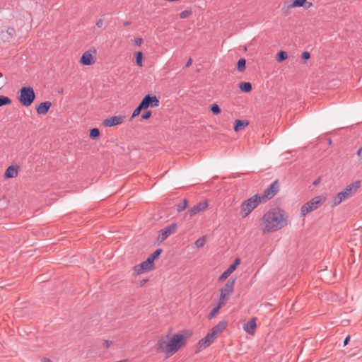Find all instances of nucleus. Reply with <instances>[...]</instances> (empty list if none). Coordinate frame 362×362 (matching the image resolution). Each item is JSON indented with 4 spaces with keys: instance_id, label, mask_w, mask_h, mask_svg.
<instances>
[{
    "instance_id": "nucleus-3",
    "label": "nucleus",
    "mask_w": 362,
    "mask_h": 362,
    "mask_svg": "<svg viewBox=\"0 0 362 362\" xmlns=\"http://www.w3.org/2000/svg\"><path fill=\"white\" fill-rule=\"evenodd\" d=\"M361 182L360 180H356L350 185H347L341 192L337 193V195L334 197L332 206H338L344 200L355 194L361 187Z\"/></svg>"
},
{
    "instance_id": "nucleus-2",
    "label": "nucleus",
    "mask_w": 362,
    "mask_h": 362,
    "mask_svg": "<svg viewBox=\"0 0 362 362\" xmlns=\"http://www.w3.org/2000/svg\"><path fill=\"white\" fill-rule=\"evenodd\" d=\"M192 335L189 330H182L180 332L174 334L169 341V347L171 354L176 353L182 346L187 343V339Z\"/></svg>"
},
{
    "instance_id": "nucleus-43",
    "label": "nucleus",
    "mask_w": 362,
    "mask_h": 362,
    "mask_svg": "<svg viewBox=\"0 0 362 362\" xmlns=\"http://www.w3.org/2000/svg\"><path fill=\"white\" fill-rule=\"evenodd\" d=\"M112 344V341H109V340H104V343H103V345L104 346H105L106 348H108L111 346V344Z\"/></svg>"
},
{
    "instance_id": "nucleus-36",
    "label": "nucleus",
    "mask_w": 362,
    "mask_h": 362,
    "mask_svg": "<svg viewBox=\"0 0 362 362\" xmlns=\"http://www.w3.org/2000/svg\"><path fill=\"white\" fill-rule=\"evenodd\" d=\"M220 309H221V308H219L218 305L214 307L211 310V311L209 313V314L208 315V316H207L208 319L211 320V319L214 318L215 317V315L218 313Z\"/></svg>"
},
{
    "instance_id": "nucleus-23",
    "label": "nucleus",
    "mask_w": 362,
    "mask_h": 362,
    "mask_svg": "<svg viewBox=\"0 0 362 362\" xmlns=\"http://www.w3.org/2000/svg\"><path fill=\"white\" fill-rule=\"evenodd\" d=\"M238 87L243 93H250L252 89V83L250 82H241L239 83Z\"/></svg>"
},
{
    "instance_id": "nucleus-49",
    "label": "nucleus",
    "mask_w": 362,
    "mask_h": 362,
    "mask_svg": "<svg viewBox=\"0 0 362 362\" xmlns=\"http://www.w3.org/2000/svg\"><path fill=\"white\" fill-rule=\"evenodd\" d=\"M40 362H52V361L48 358L44 357Z\"/></svg>"
},
{
    "instance_id": "nucleus-22",
    "label": "nucleus",
    "mask_w": 362,
    "mask_h": 362,
    "mask_svg": "<svg viewBox=\"0 0 362 362\" xmlns=\"http://www.w3.org/2000/svg\"><path fill=\"white\" fill-rule=\"evenodd\" d=\"M249 125V121L247 119H235L234 122V131L238 132Z\"/></svg>"
},
{
    "instance_id": "nucleus-7",
    "label": "nucleus",
    "mask_w": 362,
    "mask_h": 362,
    "mask_svg": "<svg viewBox=\"0 0 362 362\" xmlns=\"http://www.w3.org/2000/svg\"><path fill=\"white\" fill-rule=\"evenodd\" d=\"M279 182L278 180L274 181L266 189H264L263 194L259 197L263 202L272 199L279 191Z\"/></svg>"
},
{
    "instance_id": "nucleus-28",
    "label": "nucleus",
    "mask_w": 362,
    "mask_h": 362,
    "mask_svg": "<svg viewBox=\"0 0 362 362\" xmlns=\"http://www.w3.org/2000/svg\"><path fill=\"white\" fill-rule=\"evenodd\" d=\"M246 69V60L243 58L240 59L237 62V69L240 72H243Z\"/></svg>"
},
{
    "instance_id": "nucleus-15",
    "label": "nucleus",
    "mask_w": 362,
    "mask_h": 362,
    "mask_svg": "<svg viewBox=\"0 0 362 362\" xmlns=\"http://www.w3.org/2000/svg\"><path fill=\"white\" fill-rule=\"evenodd\" d=\"M124 117L112 116L103 121V124L105 127H114L122 123Z\"/></svg>"
},
{
    "instance_id": "nucleus-10",
    "label": "nucleus",
    "mask_w": 362,
    "mask_h": 362,
    "mask_svg": "<svg viewBox=\"0 0 362 362\" xmlns=\"http://www.w3.org/2000/svg\"><path fill=\"white\" fill-rule=\"evenodd\" d=\"M140 103L144 106V110H147L149 107H158L160 104L158 98L156 95L151 94L146 95Z\"/></svg>"
},
{
    "instance_id": "nucleus-30",
    "label": "nucleus",
    "mask_w": 362,
    "mask_h": 362,
    "mask_svg": "<svg viewBox=\"0 0 362 362\" xmlns=\"http://www.w3.org/2000/svg\"><path fill=\"white\" fill-rule=\"evenodd\" d=\"M209 109L214 115H218L221 112V109L216 103H214L209 106Z\"/></svg>"
},
{
    "instance_id": "nucleus-38",
    "label": "nucleus",
    "mask_w": 362,
    "mask_h": 362,
    "mask_svg": "<svg viewBox=\"0 0 362 362\" xmlns=\"http://www.w3.org/2000/svg\"><path fill=\"white\" fill-rule=\"evenodd\" d=\"M192 13V11L191 10H185V11H182L179 16L181 18H188L189 16H191Z\"/></svg>"
},
{
    "instance_id": "nucleus-37",
    "label": "nucleus",
    "mask_w": 362,
    "mask_h": 362,
    "mask_svg": "<svg viewBox=\"0 0 362 362\" xmlns=\"http://www.w3.org/2000/svg\"><path fill=\"white\" fill-rule=\"evenodd\" d=\"M205 243H206V239H205V237L203 236V237L197 239L195 241V245H196V247H197L199 248L202 247L205 245Z\"/></svg>"
},
{
    "instance_id": "nucleus-50",
    "label": "nucleus",
    "mask_w": 362,
    "mask_h": 362,
    "mask_svg": "<svg viewBox=\"0 0 362 362\" xmlns=\"http://www.w3.org/2000/svg\"><path fill=\"white\" fill-rule=\"evenodd\" d=\"M192 63V59L191 58H189V60L187 61V62L186 63L185 66L189 67V66H191Z\"/></svg>"
},
{
    "instance_id": "nucleus-9",
    "label": "nucleus",
    "mask_w": 362,
    "mask_h": 362,
    "mask_svg": "<svg viewBox=\"0 0 362 362\" xmlns=\"http://www.w3.org/2000/svg\"><path fill=\"white\" fill-rule=\"evenodd\" d=\"M177 225L176 223H173L168 226L165 227L159 231L160 234L157 238V242L161 243L163 242L169 235L176 232Z\"/></svg>"
},
{
    "instance_id": "nucleus-47",
    "label": "nucleus",
    "mask_w": 362,
    "mask_h": 362,
    "mask_svg": "<svg viewBox=\"0 0 362 362\" xmlns=\"http://www.w3.org/2000/svg\"><path fill=\"white\" fill-rule=\"evenodd\" d=\"M313 6V4L311 2H308L306 1V3H305V5H304L303 6L305 8H310L311 6Z\"/></svg>"
},
{
    "instance_id": "nucleus-14",
    "label": "nucleus",
    "mask_w": 362,
    "mask_h": 362,
    "mask_svg": "<svg viewBox=\"0 0 362 362\" xmlns=\"http://www.w3.org/2000/svg\"><path fill=\"white\" fill-rule=\"evenodd\" d=\"M240 264V259L236 258L233 264H231L228 269L223 272V273L219 276L218 281H223L226 279L231 273H233L237 268V267Z\"/></svg>"
},
{
    "instance_id": "nucleus-33",
    "label": "nucleus",
    "mask_w": 362,
    "mask_h": 362,
    "mask_svg": "<svg viewBox=\"0 0 362 362\" xmlns=\"http://www.w3.org/2000/svg\"><path fill=\"white\" fill-rule=\"evenodd\" d=\"M144 110V106L141 104V103L139 104V105L135 108V110L133 111L132 115L131 117V119L139 116L141 113V111Z\"/></svg>"
},
{
    "instance_id": "nucleus-21",
    "label": "nucleus",
    "mask_w": 362,
    "mask_h": 362,
    "mask_svg": "<svg viewBox=\"0 0 362 362\" xmlns=\"http://www.w3.org/2000/svg\"><path fill=\"white\" fill-rule=\"evenodd\" d=\"M52 106L49 101H45L40 103L36 108L38 115H46Z\"/></svg>"
},
{
    "instance_id": "nucleus-35",
    "label": "nucleus",
    "mask_w": 362,
    "mask_h": 362,
    "mask_svg": "<svg viewBox=\"0 0 362 362\" xmlns=\"http://www.w3.org/2000/svg\"><path fill=\"white\" fill-rule=\"evenodd\" d=\"M305 3L306 0H293L291 2V6L293 7H303Z\"/></svg>"
},
{
    "instance_id": "nucleus-34",
    "label": "nucleus",
    "mask_w": 362,
    "mask_h": 362,
    "mask_svg": "<svg viewBox=\"0 0 362 362\" xmlns=\"http://www.w3.org/2000/svg\"><path fill=\"white\" fill-rule=\"evenodd\" d=\"M228 300V296H226L224 294L220 293V298H219L218 303L217 305L219 308H221L222 306L226 305Z\"/></svg>"
},
{
    "instance_id": "nucleus-53",
    "label": "nucleus",
    "mask_w": 362,
    "mask_h": 362,
    "mask_svg": "<svg viewBox=\"0 0 362 362\" xmlns=\"http://www.w3.org/2000/svg\"><path fill=\"white\" fill-rule=\"evenodd\" d=\"M130 24H131V22H130V21H124V22L123 23V25H124V26H128V25H129Z\"/></svg>"
},
{
    "instance_id": "nucleus-17",
    "label": "nucleus",
    "mask_w": 362,
    "mask_h": 362,
    "mask_svg": "<svg viewBox=\"0 0 362 362\" xmlns=\"http://www.w3.org/2000/svg\"><path fill=\"white\" fill-rule=\"evenodd\" d=\"M18 168L19 167L18 165H11L8 166L4 173V177L5 179H9L17 177Z\"/></svg>"
},
{
    "instance_id": "nucleus-48",
    "label": "nucleus",
    "mask_w": 362,
    "mask_h": 362,
    "mask_svg": "<svg viewBox=\"0 0 362 362\" xmlns=\"http://www.w3.org/2000/svg\"><path fill=\"white\" fill-rule=\"evenodd\" d=\"M148 281V279L141 280V281H140L139 286H144V285H145V284H146Z\"/></svg>"
},
{
    "instance_id": "nucleus-1",
    "label": "nucleus",
    "mask_w": 362,
    "mask_h": 362,
    "mask_svg": "<svg viewBox=\"0 0 362 362\" xmlns=\"http://www.w3.org/2000/svg\"><path fill=\"white\" fill-rule=\"evenodd\" d=\"M287 224L286 212L279 207L269 209L259 220V226L264 235L276 232L286 226Z\"/></svg>"
},
{
    "instance_id": "nucleus-31",
    "label": "nucleus",
    "mask_w": 362,
    "mask_h": 362,
    "mask_svg": "<svg viewBox=\"0 0 362 362\" xmlns=\"http://www.w3.org/2000/svg\"><path fill=\"white\" fill-rule=\"evenodd\" d=\"M187 204H188V200L187 199H182V202H180L177 205V211L178 212H181L183 210H185L187 206Z\"/></svg>"
},
{
    "instance_id": "nucleus-29",
    "label": "nucleus",
    "mask_w": 362,
    "mask_h": 362,
    "mask_svg": "<svg viewBox=\"0 0 362 362\" xmlns=\"http://www.w3.org/2000/svg\"><path fill=\"white\" fill-rule=\"evenodd\" d=\"M12 100L8 96L0 95V107L11 105Z\"/></svg>"
},
{
    "instance_id": "nucleus-18",
    "label": "nucleus",
    "mask_w": 362,
    "mask_h": 362,
    "mask_svg": "<svg viewBox=\"0 0 362 362\" xmlns=\"http://www.w3.org/2000/svg\"><path fill=\"white\" fill-rule=\"evenodd\" d=\"M156 349L158 352L170 353L169 341H166L164 339H160L157 341Z\"/></svg>"
},
{
    "instance_id": "nucleus-46",
    "label": "nucleus",
    "mask_w": 362,
    "mask_h": 362,
    "mask_svg": "<svg viewBox=\"0 0 362 362\" xmlns=\"http://www.w3.org/2000/svg\"><path fill=\"white\" fill-rule=\"evenodd\" d=\"M350 340V335H348L344 340V346H346Z\"/></svg>"
},
{
    "instance_id": "nucleus-13",
    "label": "nucleus",
    "mask_w": 362,
    "mask_h": 362,
    "mask_svg": "<svg viewBox=\"0 0 362 362\" xmlns=\"http://www.w3.org/2000/svg\"><path fill=\"white\" fill-rule=\"evenodd\" d=\"M216 338L209 332L204 338L198 342V350L201 351L209 346Z\"/></svg>"
},
{
    "instance_id": "nucleus-6",
    "label": "nucleus",
    "mask_w": 362,
    "mask_h": 362,
    "mask_svg": "<svg viewBox=\"0 0 362 362\" xmlns=\"http://www.w3.org/2000/svg\"><path fill=\"white\" fill-rule=\"evenodd\" d=\"M326 198L322 195L315 197L309 202L304 204L300 208V214L305 216L308 213L318 209L321 204L325 201Z\"/></svg>"
},
{
    "instance_id": "nucleus-27",
    "label": "nucleus",
    "mask_w": 362,
    "mask_h": 362,
    "mask_svg": "<svg viewBox=\"0 0 362 362\" xmlns=\"http://www.w3.org/2000/svg\"><path fill=\"white\" fill-rule=\"evenodd\" d=\"M136 64L139 66H142L143 65V53L141 51L136 52L134 54Z\"/></svg>"
},
{
    "instance_id": "nucleus-42",
    "label": "nucleus",
    "mask_w": 362,
    "mask_h": 362,
    "mask_svg": "<svg viewBox=\"0 0 362 362\" xmlns=\"http://www.w3.org/2000/svg\"><path fill=\"white\" fill-rule=\"evenodd\" d=\"M134 42L136 46H140L143 42V39L141 37L134 38Z\"/></svg>"
},
{
    "instance_id": "nucleus-41",
    "label": "nucleus",
    "mask_w": 362,
    "mask_h": 362,
    "mask_svg": "<svg viewBox=\"0 0 362 362\" xmlns=\"http://www.w3.org/2000/svg\"><path fill=\"white\" fill-rule=\"evenodd\" d=\"M301 58L303 60H304V62H306L307 60H308L310 58V52H308L307 51L303 52L301 54Z\"/></svg>"
},
{
    "instance_id": "nucleus-44",
    "label": "nucleus",
    "mask_w": 362,
    "mask_h": 362,
    "mask_svg": "<svg viewBox=\"0 0 362 362\" xmlns=\"http://www.w3.org/2000/svg\"><path fill=\"white\" fill-rule=\"evenodd\" d=\"M2 74L0 73V90L6 84V81L1 79Z\"/></svg>"
},
{
    "instance_id": "nucleus-5",
    "label": "nucleus",
    "mask_w": 362,
    "mask_h": 362,
    "mask_svg": "<svg viewBox=\"0 0 362 362\" xmlns=\"http://www.w3.org/2000/svg\"><path fill=\"white\" fill-rule=\"evenodd\" d=\"M35 97V93L32 87L23 86L19 90L18 100L23 106L28 107L34 102Z\"/></svg>"
},
{
    "instance_id": "nucleus-11",
    "label": "nucleus",
    "mask_w": 362,
    "mask_h": 362,
    "mask_svg": "<svg viewBox=\"0 0 362 362\" xmlns=\"http://www.w3.org/2000/svg\"><path fill=\"white\" fill-rule=\"evenodd\" d=\"M96 54V49H93V50L90 49L88 51L85 52L80 59V63L83 65L90 66L93 64L95 61L93 57L91 52Z\"/></svg>"
},
{
    "instance_id": "nucleus-52",
    "label": "nucleus",
    "mask_w": 362,
    "mask_h": 362,
    "mask_svg": "<svg viewBox=\"0 0 362 362\" xmlns=\"http://www.w3.org/2000/svg\"><path fill=\"white\" fill-rule=\"evenodd\" d=\"M320 178L319 177L318 179L315 180L314 182H313V185H318V183L320 182Z\"/></svg>"
},
{
    "instance_id": "nucleus-45",
    "label": "nucleus",
    "mask_w": 362,
    "mask_h": 362,
    "mask_svg": "<svg viewBox=\"0 0 362 362\" xmlns=\"http://www.w3.org/2000/svg\"><path fill=\"white\" fill-rule=\"evenodd\" d=\"M103 25V21L102 19H99L97 22H96V26L98 27V28H101Z\"/></svg>"
},
{
    "instance_id": "nucleus-40",
    "label": "nucleus",
    "mask_w": 362,
    "mask_h": 362,
    "mask_svg": "<svg viewBox=\"0 0 362 362\" xmlns=\"http://www.w3.org/2000/svg\"><path fill=\"white\" fill-rule=\"evenodd\" d=\"M6 33L9 35V37H13L16 34V30L14 28L9 27L7 28Z\"/></svg>"
},
{
    "instance_id": "nucleus-51",
    "label": "nucleus",
    "mask_w": 362,
    "mask_h": 362,
    "mask_svg": "<svg viewBox=\"0 0 362 362\" xmlns=\"http://www.w3.org/2000/svg\"><path fill=\"white\" fill-rule=\"evenodd\" d=\"M357 155L362 158V146L358 150Z\"/></svg>"
},
{
    "instance_id": "nucleus-12",
    "label": "nucleus",
    "mask_w": 362,
    "mask_h": 362,
    "mask_svg": "<svg viewBox=\"0 0 362 362\" xmlns=\"http://www.w3.org/2000/svg\"><path fill=\"white\" fill-rule=\"evenodd\" d=\"M208 207V202H200L194 205L193 207H191L186 213V215H189V217H192L194 215L197 214L200 211L205 210Z\"/></svg>"
},
{
    "instance_id": "nucleus-39",
    "label": "nucleus",
    "mask_w": 362,
    "mask_h": 362,
    "mask_svg": "<svg viewBox=\"0 0 362 362\" xmlns=\"http://www.w3.org/2000/svg\"><path fill=\"white\" fill-rule=\"evenodd\" d=\"M151 115H152V112L151 110H146L141 115V118L143 119H148L151 117Z\"/></svg>"
},
{
    "instance_id": "nucleus-16",
    "label": "nucleus",
    "mask_w": 362,
    "mask_h": 362,
    "mask_svg": "<svg viewBox=\"0 0 362 362\" xmlns=\"http://www.w3.org/2000/svg\"><path fill=\"white\" fill-rule=\"evenodd\" d=\"M235 279H229L225 286L220 289L221 294L228 296L233 292Z\"/></svg>"
},
{
    "instance_id": "nucleus-32",
    "label": "nucleus",
    "mask_w": 362,
    "mask_h": 362,
    "mask_svg": "<svg viewBox=\"0 0 362 362\" xmlns=\"http://www.w3.org/2000/svg\"><path fill=\"white\" fill-rule=\"evenodd\" d=\"M89 136L92 139H97L100 136V130L98 128H93L90 130Z\"/></svg>"
},
{
    "instance_id": "nucleus-26",
    "label": "nucleus",
    "mask_w": 362,
    "mask_h": 362,
    "mask_svg": "<svg viewBox=\"0 0 362 362\" xmlns=\"http://www.w3.org/2000/svg\"><path fill=\"white\" fill-rule=\"evenodd\" d=\"M162 252L163 250L161 248H158L147 259L151 260V262H154V261L160 257Z\"/></svg>"
},
{
    "instance_id": "nucleus-25",
    "label": "nucleus",
    "mask_w": 362,
    "mask_h": 362,
    "mask_svg": "<svg viewBox=\"0 0 362 362\" xmlns=\"http://www.w3.org/2000/svg\"><path fill=\"white\" fill-rule=\"evenodd\" d=\"M288 58V54L286 52L281 50L279 51L276 57V59L278 62L281 63L285 61Z\"/></svg>"
},
{
    "instance_id": "nucleus-8",
    "label": "nucleus",
    "mask_w": 362,
    "mask_h": 362,
    "mask_svg": "<svg viewBox=\"0 0 362 362\" xmlns=\"http://www.w3.org/2000/svg\"><path fill=\"white\" fill-rule=\"evenodd\" d=\"M156 268L154 262H151V260L146 259L141 264L135 265L133 267L134 275L137 276L142 274L144 272H149L153 270Z\"/></svg>"
},
{
    "instance_id": "nucleus-19",
    "label": "nucleus",
    "mask_w": 362,
    "mask_h": 362,
    "mask_svg": "<svg viewBox=\"0 0 362 362\" xmlns=\"http://www.w3.org/2000/svg\"><path fill=\"white\" fill-rule=\"evenodd\" d=\"M228 325L227 321L219 322L216 326H214L210 331V332L216 338L219 333H221L226 329Z\"/></svg>"
},
{
    "instance_id": "nucleus-24",
    "label": "nucleus",
    "mask_w": 362,
    "mask_h": 362,
    "mask_svg": "<svg viewBox=\"0 0 362 362\" xmlns=\"http://www.w3.org/2000/svg\"><path fill=\"white\" fill-rule=\"evenodd\" d=\"M294 8L291 6V3L290 2H285L284 6L281 9V13L286 16L290 13L291 8Z\"/></svg>"
},
{
    "instance_id": "nucleus-4",
    "label": "nucleus",
    "mask_w": 362,
    "mask_h": 362,
    "mask_svg": "<svg viewBox=\"0 0 362 362\" xmlns=\"http://www.w3.org/2000/svg\"><path fill=\"white\" fill-rule=\"evenodd\" d=\"M261 203L264 202L260 199L259 194H256L244 201L240 205V216L243 218H246Z\"/></svg>"
},
{
    "instance_id": "nucleus-20",
    "label": "nucleus",
    "mask_w": 362,
    "mask_h": 362,
    "mask_svg": "<svg viewBox=\"0 0 362 362\" xmlns=\"http://www.w3.org/2000/svg\"><path fill=\"white\" fill-rule=\"evenodd\" d=\"M256 327H257L256 318L253 317V318H251L250 320H248L244 325V330L250 334H253L256 329Z\"/></svg>"
}]
</instances>
